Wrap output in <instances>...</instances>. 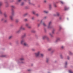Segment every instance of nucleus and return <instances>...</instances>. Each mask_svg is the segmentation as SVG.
<instances>
[{
  "instance_id": "6e6552de",
  "label": "nucleus",
  "mask_w": 73,
  "mask_h": 73,
  "mask_svg": "<svg viewBox=\"0 0 73 73\" xmlns=\"http://www.w3.org/2000/svg\"><path fill=\"white\" fill-rule=\"evenodd\" d=\"M48 37L46 36H44L42 37V39L44 40L45 38H47Z\"/></svg>"
},
{
  "instance_id": "6ab92c4d",
  "label": "nucleus",
  "mask_w": 73,
  "mask_h": 73,
  "mask_svg": "<svg viewBox=\"0 0 73 73\" xmlns=\"http://www.w3.org/2000/svg\"><path fill=\"white\" fill-rule=\"evenodd\" d=\"M59 20H62V16H60V17H59Z\"/></svg>"
},
{
  "instance_id": "c03bdc74",
  "label": "nucleus",
  "mask_w": 73,
  "mask_h": 73,
  "mask_svg": "<svg viewBox=\"0 0 73 73\" xmlns=\"http://www.w3.org/2000/svg\"><path fill=\"white\" fill-rule=\"evenodd\" d=\"M21 1V0H18V2H20Z\"/></svg>"
},
{
  "instance_id": "bb28decb",
  "label": "nucleus",
  "mask_w": 73,
  "mask_h": 73,
  "mask_svg": "<svg viewBox=\"0 0 73 73\" xmlns=\"http://www.w3.org/2000/svg\"><path fill=\"white\" fill-rule=\"evenodd\" d=\"M35 15H36V16H39V15L38 14H35Z\"/></svg>"
},
{
  "instance_id": "a18cd8bd",
  "label": "nucleus",
  "mask_w": 73,
  "mask_h": 73,
  "mask_svg": "<svg viewBox=\"0 0 73 73\" xmlns=\"http://www.w3.org/2000/svg\"><path fill=\"white\" fill-rule=\"evenodd\" d=\"M44 3H46V0H44Z\"/></svg>"
},
{
  "instance_id": "1a4fd4ad",
  "label": "nucleus",
  "mask_w": 73,
  "mask_h": 73,
  "mask_svg": "<svg viewBox=\"0 0 73 73\" xmlns=\"http://www.w3.org/2000/svg\"><path fill=\"white\" fill-rule=\"evenodd\" d=\"M26 37V34H24L21 36V38H24V37Z\"/></svg>"
},
{
  "instance_id": "a878e982",
  "label": "nucleus",
  "mask_w": 73,
  "mask_h": 73,
  "mask_svg": "<svg viewBox=\"0 0 73 73\" xmlns=\"http://www.w3.org/2000/svg\"><path fill=\"white\" fill-rule=\"evenodd\" d=\"M55 30H53L52 31V33H53H53H54V31Z\"/></svg>"
},
{
  "instance_id": "58836bf2",
  "label": "nucleus",
  "mask_w": 73,
  "mask_h": 73,
  "mask_svg": "<svg viewBox=\"0 0 73 73\" xmlns=\"http://www.w3.org/2000/svg\"><path fill=\"white\" fill-rule=\"evenodd\" d=\"M54 7H57V6H56V5L55 4L54 5Z\"/></svg>"
},
{
  "instance_id": "f257e3e1",
  "label": "nucleus",
  "mask_w": 73,
  "mask_h": 73,
  "mask_svg": "<svg viewBox=\"0 0 73 73\" xmlns=\"http://www.w3.org/2000/svg\"><path fill=\"white\" fill-rule=\"evenodd\" d=\"M35 55L36 57H38L39 56H40L42 57L44 56V54H41V52L40 51H38L37 52L35 53Z\"/></svg>"
},
{
  "instance_id": "4468645a",
  "label": "nucleus",
  "mask_w": 73,
  "mask_h": 73,
  "mask_svg": "<svg viewBox=\"0 0 73 73\" xmlns=\"http://www.w3.org/2000/svg\"><path fill=\"white\" fill-rule=\"evenodd\" d=\"M32 13L34 15H36V11H33L32 12Z\"/></svg>"
},
{
  "instance_id": "49530a36",
  "label": "nucleus",
  "mask_w": 73,
  "mask_h": 73,
  "mask_svg": "<svg viewBox=\"0 0 73 73\" xmlns=\"http://www.w3.org/2000/svg\"><path fill=\"white\" fill-rule=\"evenodd\" d=\"M34 17H32V20H34Z\"/></svg>"
},
{
  "instance_id": "37998d69",
  "label": "nucleus",
  "mask_w": 73,
  "mask_h": 73,
  "mask_svg": "<svg viewBox=\"0 0 73 73\" xmlns=\"http://www.w3.org/2000/svg\"><path fill=\"white\" fill-rule=\"evenodd\" d=\"M50 50H51V48H50L48 49V50L49 51H50Z\"/></svg>"
},
{
  "instance_id": "a19ab883",
  "label": "nucleus",
  "mask_w": 73,
  "mask_h": 73,
  "mask_svg": "<svg viewBox=\"0 0 73 73\" xmlns=\"http://www.w3.org/2000/svg\"><path fill=\"white\" fill-rule=\"evenodd\" d=\"M68 8H65V9H65V10H68Z\"/></svg>"
},
{
  "instance_id": "5fc2aeb1",
  "label": "nucleus",
  "mask_w": 73,
  "mask_h": 73,
  "mask_svg": "<svg viewBox=\"0 0 73 73\" xmlns=\"http://www.w3.org/2000/svg\"><path fill=\"white\" fill-rule=\"evenodd\" d=\"M28 71H31V70H29Z\"/></svg>"
},
{
  "instance_id": "2f4dec72",
  "label": "nucleus",
  "mask_w": 73,
  "mask_h": 73,
  "mask_svg": "<svg viewBox=\"0 0 73 73\" xmlns=\"http://www.w3.org/2000/svg\"><path fill=\"white\" fill-rule=\"evenodd\" d=\"M48 61H49V59H46V62H48Z\"/></svg>"
},
{
  "instance_id": "6e6d98bb",
  "label": "nucleus",
  "mask_w": 73,
  "mask_h": 73,
  "mask_svg": "<svg viewBox=\"0 0 73 73\" xmlns=\"http://www.w3.org/2000/svg\"><path fill=\"white\" fill-rule=\"evenodd\" d=\"M60 57H61V58H62V55H61Z\"/></svg>"
},
{
  "instance_id": "423d86ee",
  "label": "nucleus",
  "mask_w": 73,
  "mask_h": 73,
  "mask_svg": "<svg viewBox=\"0 0 73 73\" xmlns=\"http://www.w3.org/2000/svg\"><path fill=\"white\" fill-rule=\"evenodd\" d=\"M25 41V40L24 39H23L21 41V44H23V42H24Z\"/></svg>"
},
{
  "instance_id": "ddd939ff",
  "label": "nucleus",
  "mask_w": 73,
  "mask_h": 73,
  "mask_svg": "<svg viewBox=\"0 0 73 73\" xmlns=\"http://www.w3.org/2000/svg\"><path fill=\"white\" fill-rule=\"evenodd\" d=\"M25 27H27H27L29 26V24H28V23L26 24H25Z\"/></svg>"
},
{
  "instance_id": "473e14b6",
  "label": "nucleus",
  "mask_w": 73,
  "mask_h": 73,
  "mask_svg": "<svg viewBox=\"0 0 73 73\" xmlns=\"http://www.w3.org/2000/svg\"><path fill=\"white\" fill-rule=\"evenodd\" d=\"M46 18H47V17H44V19H46Z\"/></svg>"
},
{
  "instance_id": "2eb2a0df",
  "label": "nucleus",
  "mask_w": 73,
  "mask_h": 73,
  "mask_svg": "<svg viewBox=\"0 0 73 73\" xmlns=\"http://www.w3.org/2000/svg\"><path fill=\"white\" fill-rule=\"evenodd\" d=\"M23 45L24 46H27L28 45V44L26 42L24 43Z\"/></svg>"
},
{
  "instance_id": "09e8293b",
  "label": "nucleus",
  "mask_w": 73,
  "mask_h": 73,
  "mask_svg": "<svg viewBox=\"0 0 73 73\" xmlns=\"http://www.w3.org/2000/svg\"><path fill=\"white\" fill-rule=\"evenodd\" d=\"M27 13H26L25 14V16H26V15H27Z\"/></svg>"
},
{
  "instance_id": "f8f14e48",
  "label": "nucleus",
  "mask_w": 73,
  "mask_h": 73,
  "mask_svg": "<svg viewBox=\"0 0 73 73\" xmlns=\"http://www.w3.org/2000/svg\"><path fill=\"white\" fill-rule=\"evenodd\" d=\"M19 60H20V61H23L24 60V59L23 58H20Z\"/></svg>"
},
{
  "instance_id": "13d9d810",
  "label": "nucleus",
  "mask_w": 73,
  "mask_h": 73,
  "mask_svg": "<svg viewBox=\"0 0 73 73\" xmlns=\"http://www.w3.org/2000/svg\"><path fill=\"white\" fill-rule=\"evenodd\" d=\"M61 29V28H60V29Z\"/></svg>"
},
{
  "instance_id": "c9c22d12",
  "label": "nucleus",
  "mask_w": 73,
  "mask_h": 73,
  "mask_svg": "<svg viewBox=\"0 0 73 73\" xmlns=\"http://www.w3.org/2000/svg\"><path fill=\"white\" fill-rule=\"evenodd\" d=\"M32 32H33V33H34V32H35V31L34 30H32L31 31Z\"/></svg>"
},
{
  "instance_id": "f704fd0d",
  "label": "nucleus",
  "mask_w": 73,
  "mask_h": 73,
  "mask_svg": "<svg viewBox=\"0 0 73 73\" xmlns=\"http://www.w3.org/2000/svg\"><path fill=\"white\" fill-rule=\"evenodd\" d=\"M60 3H61V4H64V2L62 1H60Z\"/></svg>"
},
{
  "instance_id": "c85d7f7f",
  "label": "nucleus",
  "mask_w": 73,
  "mask_h": 73,
  "mask_svg": "<svg viewBox=\"0 0 73 73\" xmlns=\"http://www.w3.org/2000/svg\"><path fill=\"white\" fill-rule=\"evenodd\" d=\"M24 3H21V5H24Z\"/></svg>"
},
{
  "instance_id": "72a5a7b5",
  "label": "nucleus",
  "mask_w": 73,
  "mask_h": 73,
  "mask_svg": "<svg viewBox=\"0 0 73 73\" xmlns=\"http://www.w3.org/2000/svg\"><path fill=\"white\" fill-rule=\"evenodd\" d=\"M27 28H28L30 29V28H31V26H28V27H27Z\"/></svg>"
},
{
  "instance_id": "c756f323",
  "label": "nucleus",
  "mask_w": 73,
  "mask_h": 73,
  "mask_svg": "<svg viewBox=\"0 0 73 73\" xmlns=\"http://www.w3.org/2000/svg\"><path fill=\"white\" fill-rule=\"evenodd\" d=\"M52 7V5H49V7L50 8Z\"/></svg>"
},
{
  "instance_id": "7ed1b4c3",
  "label": "nucleus",
  "mask_w": 73,
  "mask_h": 73,
  "mask_svg": "<svg viewBox=\"0 0 73 73\" xmlns=\"http://www.w3.org/2000/svg\"><path fill=\"white\" fill-rule=\"evenodd\" d=\"M25 28L23 27V26H21L19 30L18 31H17L16 32L17 33H19V32H21V30H25Z\"/></svg>"
},
{
  "instance_id": "b1692460",
  "label": "nucleus",
  "mask_w": 73,
  "mask_h": 73,
  "mask_svg": "<svg viewBox=\"0 0 73 73\" xmlns=\"http://www.w3.org/2000/svg\"><path fill=\"white\" fill-rule=\"evenodd\" d=\"M69 72L70 73H73V72H72V71L71 70H69Z\"/></svg>"
},
{
  "instance_id": "412c9836",
  "label": "nucleus",
  "mask_w": 73,
  "mask_h": 73,
  "mask_svg": "<svg viewBox=\"0 0 73 73\" xmlns=\"http://www.w3.org/2000/svg\"><path fill=\"white\" fill-rule=\"evenodd\" d=\"M15 21L16 23H18V22H19V19H16Z\"/></svg>"
},
{
  "instance_id": "ea45409f",
  "label": "nucleus",
  "mask_w": 73,
  "mask_h": 73,
  "mask_svg": "<svg viewBox=\"0 0 73 73\" xmlns=\"http://www.w3.org/2000/svg\"><path fill=\"white\" fill-rule=\"evenodd\" d=\"M69 54H72V52H69Z\"/></svg>"
},
{
  "instance_id": "9b49d317",
  "label": "nucleus",
  "mask_w": 73,
  "mask_h": 73,
  "mask_svg": "<svg viewBox=\"0 0 73 73\" xmlns=\"http://www.w3.org/2000/svg\"><path fill=\"white\" fill-rule=\"evenodd\" d=\"M56 16H58L60 15V13L58 12H57L56 13Z\"/></svg>"
},
{
  "instance_id": "864d4df0",
  "label": "nucleus",
  "mask_w": 73,
  "mask_h": 73,
  "mask_svg": "<svg viewBox=\"0 0 73 73\" xmlns=\"http://www.w3.org/2000/svg\"><path fill=\"white\" fill-rule=\"evenodd\" d=\"M0 13H1V11H0Z\"/></svg>"
},
{
  "instance_id": "0eeeda50",
  "label": "nucleus",
  "mask_w": 73,
  "mask_h": 73,
  "mask_svg": "<svg viewBox=\"0 0 73 73\" xmlns=\"http://www.w3.org/2000/svg\"><path fill=\"white\" fill-rule=\"evenodd\" d=\"M60 38H57L55 42H58V41H60Z\"/></svg>"
},
{
  "instance_id": "aec40b11",
  "label": "nucleus",
  "mask_w": 73,
  "mask_h": 73,
  "mask_svg": "<svg viewBox=\"0 0 73 73\" xmlns=\"http://www.w3.org/2000/svg\"><path fill=\"white\" fill-rule=\"evenodd\" d=\"M5 17H7V14L6 13H5L4 14Z\"/></svg>"
},
{
  "instance_id": "79ce46f5",
  "label": "nucleus",
  "mask_w": 73,
  "mask_h": 73,
  "mask_svg": "<svg viewBox=\"0 0 73 73\" xmlns=\"http://www.w3.org/2000/svg\"><path fill=\"white\" fill-rule=\"evenodd\" d=\"M32 50L33 51H35V49H32Z\"/></svg>"
},
{
  "instance_id": "dca6fc26",
  "label": "nucleus",
  "mask_w": 73,
  "mask_h": 73,
  "mask_svg": "<svg viewBox=\"0 0 73 73\" xmlns=\"http://www.w3.org/2000/svg\"><path fill=\"white\" fill-rule=\"evenodd\" d=\"M43 12H44L45 13H48V11H43Z\"/></svg>"
},
{
  "instance_id": "de8ad7c7",
  "label": "nucleus",
  "mask_w": 73,
  "mask_h": 73,
  "mask_svg": "<svg viewBox=\"0 0 73 73\" xmlns=\"http://www.w3.org/2000/svg\"><path fill=\"white\" fill-rule=\"evenodd\" d=\"M67 58L68 60H69V56H68Z\"/></svg>"
},
{
  "instance_id": "f03ea898",
  "label": "nucleus",
  "mask_w": 73,
  "mask_h": 73,
  "mask_svg": "<svg viewBox=\"0 0 73 73\" xmlns=\"http://www.w3.org/2000/svg\"><path fill=\"white\" fill-rule=\"evenodd\" d=\"M42 22H43V20H41L40 23L38 24V26H39L40 24H42L44 27H46V25L45 24V23L44 22L42 23Z\"/></svg>"
},
{
  "instance_id": "8fccbe9b",
  "label": "nucleus",
  "mask_w": 73,
  "mask_h": 73,
  "mask_svg": "<svg viewBox=\"0 0 73 73\" xmlns=\"http://www.w3.org/2000/svg\"><path fill=\"white\" fill-rule=\"evenodd\" d=\"M2 57H5V55H3V56H2Z\"/></svg>"
},
{
  "instance_id": "20e7f679",
  "label": "nucleus",
  "mask_w": 73,
  "mask_h": 73,
  "mask_svg": "<svg viewBox=\"0 0 73 73\" xmlns=\"http://www.w3.org/2000/svg\"><path fill=\"white\" fill-rule=\"evenodd\" d=\"M52 24V22L51 21L49 22L48 24V25L47 26V28L48 29H51L52 28V27H51V26H50V24Z\"/></svg>"
},
{
  "instance_id": "603ef678",
  "label": "nucleus",
  "mask_w": 73,
  "mask_h": 73,
  "mask_svg": "<svg viewBox=\"0 0 73 73\" xmlns=\"http://www.w3.org/2000/svg\"><path fill=\"white\" fill-rule=\"evenodd\" d=\"M3 20H4V19H1L2 21H3Z\"/></svg>"
},
{
  "instance_id": "f3484780",
  "label": "nucleus",
  "mask_w": 73,
  "mask_h": 73,
  "mask_svg": "<svg viewBox=\"0 0 73 73\" xmlns=\"http://www.w3.org/2000/svg\"><path fill=\"white\" fill-rule=\"evenodd\" d=\"M50 36H51V37H53V35H52V34L51 33H50L49 34Z\"/></svg>"
},
{
  "instance_id": "4be33fe9",
  "label": "nucleus",
  "mask_w": 73,
  "mask_h": 73,
  "mask_svg": "<svg viewBox=\"0 0 73 73\" xmlns=\"http://www.w3.org/2000/svg\"><path fill=\"white\" fill-rule=\"evenodd\" d=\"M12 36H10L9 37V39H11V38H12Z\"/></svg>"
},
{
  "instance_id": "393cba45",
  "label": "nucleus",
  "mask_w": 73,
  "mask_h": 73,
  "mask_svg": "<svg viewBox=\"0 0 73 73\" xmlns=\"http://www.w3.org/2000/svg\"><path fill=\"white\" fill-rule=\"evenodd\" d=\"M20 64H24L25 63V62L23 61L21 62H20Z\"/></svg>"
},
{
  "instance_id": "5701e85b",
  "label": "nucleus",
  "mask_w": 73,
  "mask_h": 73,
  "mask_svg": "<svg viewBox=\"0 0 73 73\" xmlns=\"http://www.w3.org/2000/svg\"><path fill=\"white\" fill-rule=\"evenodd\" d=\"M11 7L12 8H15V6H14L13 5H11Z\"/></svg>"
},
{
  "instance_id": "4c0bfd02",
  "label": "nucleus",
  "mask_w": 73,
  "mask_h": 73,
  "mask_svg": "<svg viewBox=\"0 0 73 73\" xmlns=\"http://www.w3.org/2000/svg\"><path fill=\"white\" fill-rule=\"evenodd\" d=\"M54 16H57V15L56 14H54L53 15Z\"/></svg>"
},
{
  "instance_id": "a211bd4d",
  "label": "nucleus",
  "mask_w": 73,
  "mask_h": 73,
  "mask_svg": "<svg viewBox=\"0 0 73 73\" xmlns=\"http://www.w3.org/2000/svg\"><path fill=\"white\" fill-rule=\"evenodd\" d=\"M28 1L29 4H31V2H30L29 0H28ZM24 1H27V0H24Z\"/></svg>"
},
{
  "instance_id": "cd10ccee",
  "label": "nucleus",
  "mask_w": 73,
  "mask_h": 73,
  "mask_svg": "<svg viewBox=\"0 0 73 73\" xmlns=\"http://www.w3.org/2000/svg\"><path fill=\"white\" fill-rule=\"evenodd\" d=\"M24 20L25 21H28V19H25Z\"/></svg>"
},
{
  "instance_id": "4d7b16f0",
  "label": "nucleus",
  "mask_w": 73,
  "mask_h": 73,
  "mask_svg": "<svg viewBox=\"0 0 73 73\" xmlns=\"http://www.w3.org/2000/svg\"><path fill=\"white\" fill-rule=\"evenodd\" d=\"M6 21H7V20L5 21V22H6Z\"/></svg>"
},
{
  "instance_id": "39448f33",
  "label": "nucleus",
  "mask_w": 73,
  "mask_h": 73,
  "mask_svg": "<svg viewBox=\"0 0 73 73\" xmlns=\"http://www.w3.org/2000/svg\"><path fill=\"white\" fill-rule=\"evenodd\" d=\"M9 18L11 20H12V21L13 20V15L10 16Z\"/></svg>"
},
{
  "instance_id": "3c124183",
  "label": "nucleus",
  "mask_w": 73,
  "mask_h": 73,
  "mask_svg": "<svg viewBox=\"0 0 73 73\" xmlns=\"http://www.w3.org/2000/svg\"><path fill=\"white\" fill-rule=\"evenodd\" d=\"M65 65H67V62H66Z\"/></svg>"
},
{
  "instance_id": "9d476101",
  "label": "nucleus",
  "mask_w": 73,
  "mask_h": 73,
  "mask_svg": "<svg viewBox=\"0 0 73 73\" xmlns=\"http://www.w3.org/2000/svg\"><path fill=\"white\" fill-rule=\"evenodd\" d=\"M12 15H14V14H15V11L14 10H12L11 13Z\"/></svg>"
},
{
  "instance_id": "e433bc0d",
  "label": "nucleus",
  "mask_w": 73,
  "mask_h": 73,
  "mask_svg": "<svg viewBox=\"0 0 73 73\" xmlns=\"http://www.w3.org/2000/svg\"><path fill=\"white\" fill-rule=\"evenodd\" d=\"M61 48L62 49H64V46H61Z\"/></svg>"
},
{
  "instance_id": "7c9ffc66",
  "label": "nucleus",
  "mask_w": 73,
  "mask_h": 73,
  "mask_svg": "<svg viewBox=\"0 0 73 73\" xmlns=\"http://www.w3.org/2000/svg\"><path fill=\"white\" fill-rule=\"evenodd\" d=\"M2 4H3V3H2V2H0V7L1 6V5H2Z\"/></svg>"
}]
</instances>
